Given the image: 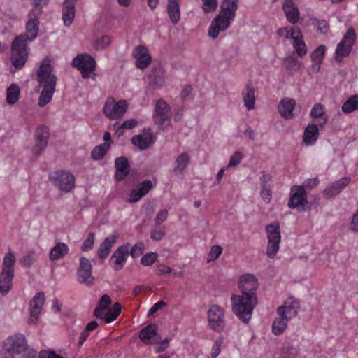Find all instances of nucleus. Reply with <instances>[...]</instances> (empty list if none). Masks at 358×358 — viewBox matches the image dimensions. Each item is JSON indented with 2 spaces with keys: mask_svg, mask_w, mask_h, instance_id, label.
I'll return each mask as SVG.
<instances>
[{
  "mask_svg": "<svg viewBox=\"0 0 358 358\" xmlns=\"http://www.w3.org/2000/svg\"><path fill=\"white\" fill-rule=\"evenodd\" d=\"M41 13V8H32L28 13L26 34L17 36L12 43L11 62L16 69H22L27 60V41H32L37 38Z\"/></svg>",
  "mask_w": 358,
  "mask_h": 358,
  "instance_id": "1",
  "label": "nucleus"
},
{
  "mask_svg": "<svg viewBox=\"0 0 358 358\" xmlns=\"http://www.w3.org/2000/svg\"><path fill=\"white\" fill-rule=\"evenodd\" d=\"M38 81L42 87L38 104L40 107H44L49 103L56 90L57 82V76L52 73L50 61L48 58H44L36 71Z\"/></svg>",
  "mask_w": 358,
  "mask_h": 358,
  "instance_id": "2",
  "label": "nucleus"
},
{
  "mask_svg": "<svg viewBox=\"0 0 358 358\" xmlns=\"http://www.w3.org/2000/svg\"><path fill=\"white\" fill-rule=\"evenodd\" d=\"M237 9L238 0H224L220 13L213 20L208 28L209 36L215 39L220 31L227 30L230 26V21L234 19Z\"/></svg>",
  "mask_w": 358,
  "mask_h": 358,
  "instance_id": "3",
  "label": "nucleus"
},
{
  "mask_svg": "<svg viewBox=\"0 0 358 358\" xmlns=\"http://www.w3.org/2000/svg\"><path fill=\"white\" fill-rule=\"evenodd\" d=\"M299 310V303L293 298L287 299L284 304L277 309L278 317L272 324V330L274 334H282L287 327V322L294 317Z\"/></svg>",
  "mask_w": 358,
  "mask_h": 358,
  "instance_id": "4",
  "label": "nucleus"
},
{
  "mask_svg": "<svg viewBox=\"0 0 358 358\" xmlns=\"http://www.w3.org/2000/svg\"><path fill=\"white\" fill-rule=\"evenodd\" d=\"M233 313L243 322L248 323L252 313L257 303V298H250L244 295L232 294L231 296Z\"/></svg>",
  "mask_w": 358,
  "mask_h": 358,
  "instance_id": "5",
  "label": "nucleus"
},
{
  "mask_svg": "<svg viewBox=\"0 0 358 358\" xmlns=\"http://www.w3.org/2000/svg\"><path fill=\"white\" fill-rule=\"evenodd\" d=\"M16 258L14 253L8 252L3 257L2 269L0 272V293L6 295L11 289L15 275Z\"/></svg>",
  "mask_w": 358,
  "mask_h": 358,
  "instance_id": "6",
  "label": "nucleus"
},
{
  "mask_svg": "<svg viewBox=\"0 0 358 358\" xmlns=\"http://www.w3.org/2000/svg\"><path fill=\"white\" fill-rule=\"evenodd\" d=\"M27 343L24 335L15 334L6 338L1 351V358H14L27 350Z\"/></svg>",
  "mask_w": 358,
  "mask_h": 358,
  "instance_id": "7",
  "label": "nucleus"
},
{
  "mask_svg": "<svg viewBox=\"0 0 358 358\" xmlns=\"http://www.w3.org/2000/svg\"><path fill=\"white\" fill-rule=\"evenodd\" d=\"M48 178L50 182L62 192L68 193L75 188V177L68 171H52L49 173Z\"/></svg>",
  "mask_w": 358,
  "mask_h": 358,
  "instance_id": "8",
  "label": "nucleus"
},
{
  "mask_svg": "<svg viewBox=\"0 0 358 358\" xmlns=\"http://www.w3.org/2000/svg\"><path fill=\"white\" fill-rule=\"evenodd\" d=\"M355 41V31L352 27H350L336 46L334 53L336 62H341L344 58L349 56Z\"/></svg>",
  "mask_w": 358,
  "mask_h": 358,
  "instance_id": "9",
  "label": "nucleus"
},
{
  "mask_svg": "<svg viewBox=\"0 0 358 358\" xmlns=\"http://www.w3.org/2000/svg\"><path fill=\"white\" fill-rule=\"evenodd\" d=\"M128 109V103L126 100L116 101L113 97L106 99L103 108V113L106 117L111 120L122 118Z\"/></svg>",
  "mask_w": 358,
  "mask_h": 358,
  "instance_id": "10",
  "label": "nucleus"
},
{
  "mask_svg": "<svg viewBox=\"0 0 358 358\" xmlns=\"http://www.w3.org/2000/svg\"><path fill=\"white\" fill-rule=\"evenodd\" d=\"M72 66L80 71L83 78H88L95 71L96 62L90 55L80 53L73 59Z\"/></svg>",
  "mask_w": 358,
  "mask_h": 358,
  "instance_id": "11",
  "label": "nucleus"
},
{
  "mask_svg": "<svg viewBox=\"0 0 358 358\" xmlns=\"http://www.w3.org/2000/svg\"><path fill=\"white\" fill-rule=\"evenodd\" d=\"M266 232L268 240L266 254L269 258H273L279 250L281 241L279 223L274 222L267 225Z\"/></svg>",
  "mask_w": 358,
  "mask_h": 358,
  "instance_id": "12",
  "label": "nucleus"
},
{
  "mask_svg": "<svg viewBox=\"0 0 358 358\" xmlns=\"http://www.w3.org/2000/svg\"><path fill=\"white\" fill-rule=\"evenodd\" d=\"M171 117V108L163 99L157 101L155 106L154 121L161 128L170 124Z\"/></svg>",
  "mask_w": 358,
  "mask_h": 358,
  "instance_id": "13",
  "label": "nucleus"
},
{
  "mask_svg": "<svg viewBox=\"0 0 358 358\" xmlns=\"http://www.w3.org/2000/svg\"><path fill=\"white\" fill-rule=\"evenodd\" d=\"M259 287L257 278L252 274L243 275L239 280L238 288L241 294L250 298L257 297V290Z\"/></svg>",
  "mask_w": 358,
  "mask_h": 358,
  "instance_id": "14",
  "label": "nucleus"
},
{
  "mask_svg": "<svg viewBox=\"0 0 358 358\" xmlns=\"http://www.w3.org/2000/svg\"><path fill=\"white\" fill-rule=\"evenodd\" d=\"M208 320L213 331H222L225 326L224 309L216 304L211 306L208 311Z\"/></svg>",
  "mask_w": 358,
  "mask_h": 358,
  "instance_id": "15",
  "label": "nucleus"
},
{
  "mask_svg": "<svg viewBox=\"0 0 358 358\" xmlns=\"http://www.w3.org/2000/svg\"><path fill=\"white\" fill-rule=\"evenodd\" d=\"M92 271V266L90 261L86 257H80L79 260V268L77 271L78 281L88 286L91 285L94 282Z\"/></svg>",
  "mask_w": 358,
  "mask_h": 358,
  "instance_id": "16",
  "label": "nucleus"
},
{
  "mask_svg": "<svg viewBox=\"0 0 358 358\" xmlns=\"http://www.w3.org/2000/svg\"><path fill=\"white\" fill-rule=\"evenodd\" d=\"M132 55L136 59V66L137 69L144 70L152 62L151 55L148 48L144 45H138L133 50Z\"/></svg>",
  "mask_w": 358,
  "mask_h": 358,
  "instance_id": "17",
  "label": "nucleus"
},
{
  "mask_svg": "<svg viewBox=\"0 0 358 358\" xmlns=\"http://www.w3.org/2000/svg\"><path fill=\"white\" fill-rule=\"evenodd\" d=\"M50 132L48 127L45 125L38 126L35 131V145L33 148L36 155H40L45 150L49 138Z\"/></svg>",
  "mask_w": 358,
  "mask_h": 358,
  "instance_id": "18",
  "label": "nucleus"
},
{
  "mask_svg": "<svg viewBox=\"0 0 358 358\" xmlns=\"http://www.w3.org/2000/svg\"><path fill=\"white\" fill-rule=\"evenodd\" d=\"M292 195L288 202V206L291 208L303 207L307 203V194L304 190V186L294 185L291 188Z\"/></svg>",
  "mask_w": 358,
  "mask_h": 358,
  "instance_id": "19",
  "label": "nucleus"
},
{
  "mask_svg": "<svg viewBox=\"0 0 358 358\" xmlns=\"http://www.w3.org/2000/svg\"><path fill=\"white\" fill-rule=\"evenodd\" d=\"M45 299V296L44 293L41 292L36 294L33 299L30 301V317L28 321L29 324H35L37 323Z\"/></svg>",
  "mask_w": 358,
  "mask_h": 358,
  "instance_id": "20",
  "label": "nucleus"
},
{
  "mask_svg": "<svg viewBox=\"0 0 358 358\" xmlns=\"http://www.w3.org/2000/svg\"><path fill=\"white\" fill-rule=\"evenodd\" d=\"M129 255L128 245H122L119 247L113 254L110 262L113 264V268L115 271H119L124 266L127 258Z\"/></svg>",
  "mask_w": 358,
  "mask_h": 358,
  "instance_id": "21",
  "label": "nucleus"
},
{
  "mask_svg": "<svg viewBox=\"0 0 358 358\" xmlns=\"http://www.w3.org/2000/svg\"><path fill=\"white\" fill-rule=\"evenodd\" d=\"M157 326L155 324H150L143 328L139 332L140 339L146 345L153 343H159L160 337L157 334Z\"/></svg>",
  "mask_w": 358,
  "mask_h": 358,
  "instance_id": "22",
  "label": "nucleus"
},
{
  "mask_svg": "<svg viewBox=\"0 0 358 358\" xmlns=\"http://www.w3.org/2000/svg\"><path fill=\"white\" fill-rule=\"evenodd\" d=\"M296 106V101L294 99L284 97L278 106V111L280 116L285 120H292L294 118V110Z\"/></svg>",
  "mask_w": 358,
  "mask_h": 358,
  "instance_id": "23",
  "label": "nucleus"
},
{
  "mask_svg": "<svg viewBox=\"0 0 358 358\" xmlns=\"http://www.w3.org/2000/svg\"><path fill=\"white\" fill-rule=\"evenodd\" d=\"M242 96L244 106L248 111L255 109V89L253 86L252 81L249 80L245 85L242 92Z\"/></svg>",
  "mask_w": 358,
  "mask_h": 358,
  "instance_id": "24",
  "label": "nucleus"
},
{
  "mask_svg": "<svg viewBox=\"0 0 358 358\" xmlns=\"http://www.w3.org/2000/svg\"><path fill=\"white\" fill-rule=\"evenodd\" d=\"M282 8L287 21L295 24L299 20V10L296 3L292 0H284Z\"/></svg>",
  "mask_w": 358,
  "mask_h": 358,
  "instance_id": "25",
  "label": "nucleus"
},
{
  "mask_svg": "<svg viewBox=\"0 0 358 358\" xmlns=\"http://www.w3.org/2000/svg\"><path fill=\"white\" fill-rule=\"evenodd\" d=\"M132 143L141 150L148 148L154 142V136L150 128L145 129L141 134L136 135L131 138Z\"/></svg>",
  "mask_w": 358,
  "mask_h": 358,
  "instance_id": "26",
  "label": "nucleus"
},
{
  "mask_svg": "<svg viewBox=\"0 0 358 358\" xmlns=\"http://www.w3.org/2000/svg\"><path fill=\"white\" fill-rule=\"evenodd\" d=\"M351 178L350 177H345L339 179L334 182L329 184L324 190V194L329 197H333L338 195L344 188H345Z\"/></svg>",
  "mask_w": 358,
  "mask_h": 358,
  "instance_id": "27",
  "label": "nucleus"
},
{
  "mask_svg": "<svg viewBox=\"0 0 358 358\" xmlns=\"http://www.w3.org/2000/svg\"><path fill=\"white\" fill-rule=\"evenodd\" d=\"M153 185L151 180H145L140 183L138 189L131 192L129 196L130 203H136L141 198L145 196L152 189Z\"/></svg>",
  "mask_w": 358,
  "mask_h": 358,
  "instance_id": "28",
  "label": "nucleus"
},
{
  "mask_svg": "<svg viewBox=\"0 0 358 358\" xmlns=\"http://www.w3.org/2000/svg\"><path fill=\"white\" fill-rule=\"evenodd\" d=\"M319 124H308L304 129L303 141L306 145H314L319 138Z\"/></svg>",
  "mask_w": 358,
  "mask_h": 358,
  "instance_id": "29",
  "label": "nucleus"
},
{
  "mask_svg": "<svg viewBox=\"0 0 358 358\" xmlns=\"http://www.w3.org/2000/svg\"><path fill=\"white\" fill-rule=\"evenodd\" d=\"M310 116L313 119L320 120L318 123L320 129H323L327 124L328 119L325 116V107L320 103L313 105L310 112Z\"/></svg>",
  "mask_w": 358,
  "mask_h": 358,
  "instance_id": "30",
  "label": "nucleus"
},
{
  "mask_svg": "<svg viewBox=\"0 0 358 358\" xmlns=\"http://www.w3.org/2000/svg\"><path fill=\"white\" fill-rule=\"evenodd\" d=\"M118 234L113 233L111 236L106 237L104 239L98 250V256L100 259H104L109 255L112 246L115 243Z\"/></svg>",
  "mask_w": 358,
  "mask_h": 358,
  "instance_id": "31",
  "label": "nucleus"
},
{
  "mask_svg": "<svg viewBox=\"0 0 358 358\" xmlns=\"http://www.w3.org/2000/svg\"><path fill=\"white\" fill-rule=\"evenodd\" d=\"M115 167V178L117 180L124 179L130 171V165L127 158H116Z\"/></svg>",
  "mask_w": 358,
  "mask_h": 358,
  "instance_id": "32",
  "label": "nucleus"
},
{
  "mask_svg": "<svg viewBox=\"0 0 358 358\" xmlns=\"http://www.w3.org/2000/svg\"><path fill=\"white\" fill-rule=\"evenodd\" d=\"M104 143L96 146L91 152V157H104L108 150L110 145L112 143L111 136L108 131L103 134Z\"/></svg>",
  "mask_w": 358,
  "mask_h": 358,
  "instance_id": "33",
  "label": "nucleus"
},
{
  "mask_svg": "<svg viewBox=\"0 0 358 358\" xmlns=\"http://www.w3.org/2000/svg\"><path fill=\"white\" fill-rule=\"evenodd\" d=\"M75 6L76 4H73V3H67V2H64L62 18L64 22V24L66 27L70 26L73 23L75 17Z\"/></svg>",
  "mask_w": 358,
  "mask_h": 358,
  "instance_id": "34",
  "label": "nucleus"
},
{
  "mask_svg": "<svg viewBox=\"0 0 358 358\" xmlns=\"http://www.w3.org/2000/svg\"><path fill=\"white\" fill-rule=\"evenodd\" d=\"M69 252L68 246L64 243H58L50 251L49 258L52 261L64 257Z\"/></svg>",
  "mask_w": 358,
  "mask_h": 358,
  "instance_id": "35",
  "label": "nucleus"
},
{
  "mask_svg": "<svg viewBox=\"0 0 358 358\" xmlns=\"http://www.w3.org/2000/svg\"><path fill=\"white\" fill-rule=\"evenodd\" d=\"M166 11L171 22L173 24H178L180 20V6L179 2H168Z\"/></svg>",
  "mask_w": 358,
  "mask_h": 358,
  "instance_id": "36",
  "label": "nucleus"
},
{
  "mask_svg": "<svg viewBox=\"0 0 358 358\" xmlns=\"http://www.w3.org/2000/svg\"><path fill=\"white\" fill-rule=\"evenodd\" d=\"M293 48L299 57H303L307 54L308 48L303 39L301 31H298L297 35L293 39Z\"/></svg>",
  "mask_w": 358,
  "mask_h": 358,
  "instance_id": "37",
  "label": "nucleus"
},
{
  "mask_svg": "<svg viewBox=\"0 0 358 358\" xmlns=\"http://www.w3.org/2000/svg\"><path fill=\"white\" fill-rule=\"evenodd\" d=\"M149 84L154 88H162L165 84L164 73L160 69L152 71L149 76Z\"/></svg>",
  "mask_w": 358,
  "mask_h": 358,
  "instance_id": "38",
  "label": "nucleus"
},
{
  "mask_svg": "<svg viewBox=\"0 0 358 358\" xmlns=\"http://www.w3.org/2000/svg\"><path fill=\"white\" fill-rule=\"evenodd\" d=\"M358 110V95L350 96L342 105L341 110L348 114Z\"/></svg>",
  "mask_w": 358,
  "mask_h": 358,
  "instance_id": "39",
  "label": "nucleus"
},
{
  "mask_svg": "<svg viewBox=\"0 0 358 358\" xmlns=\"http://www.w3.org/2000/svg\"><path fill=\"white\" fill-rule=\"evenodd\" d=\"M20 87L16 84L10 85L6 90V101L8 104L13 105L17 103L20 96Z\"/></svg>",
  "mask_w": 358,
  "mask_h": 358,
  "instance_id": "40",
  "label": "nucleus"
},
{
  "mask_svg": "<svg viewBox=\"0 0 358 358\" xmlns=\"http://www.w3.org/2000/svg\"><path fill=\"white\" fill-rule=\"evenodd\" d=\"M138 125V121L136 119H130L124 121L120 124L116 122L113 125L114 129L118 135H122L124 133V129H132Z\"/></svg>",
  "mask_w": 358,
  "mask_h": 358,
  "instance_id": "41",
  "label": "nucleus"
},
{
  "mask_svg": "<svg viewBox=\"0 0 358 358\" xmlns=\"http://www.w3.org/2000/svg\"><path fill=\"white\" fill-rule=\"evenodd\" d=\"M122 310V306L119 303H115L104 315V320L106 323H110L119 316Z\"/></svg>",
  "mask_w": 358,
  "mask_h": 358,
  "instance_id": "42",
  "label": "nucleus"
},
{
  "mask_svg": "<svg viewBox=\"0 0 358 358\" xmlns=\"http://www.w3.org/2000/svg\"><path fill=\"white\" fill-rule=\"evenodd\" d=\"M298 31H301L299 29L293 27H285L280 28L277 31V34L280 37H285L286 39H294L297 35Z\"/></svg>",
  "mask_w": 358,
  "mask_h": 358,
  "instance_id": "43",
  "label": "nucleus"
},
{
  "mask_svg": "<svg viewBox=\"0 0 358 358\" xmlns=\"http://www.w3.org/2000/svg\"><path fill=\"white\" fill-rule=\"evenodd\" d=\"M298 353L297 348L291 342H285L282 349V358L294 357Z\"/></svg>",
  "mask_w": 358,
  "mask_h": 358,
  "instance_id": "44",
  "label": "nucleus"
},
{
  "mask_svg": "<svg viewBox=\"0 0 358 358\" xmlns=\"http://www.w3.org/2000/svg\"><path fill=\"white\" fill-rule=\"evenodd\" d=\"M201 8L205 13L215 12L218 7L217 0H201Z\"/></svg>",
  "mask_w": 358,
  "mask_h": 358,
  "instance_id": "45",
  "label": "nucleus"
},
{
  "mask_svg": "<svg viewBox=\"0 0 358 358\" xmlns=\"http://www.w3.org/2000/svg\"><path fill=\"white\" fill-rule=\"evenodd\" d=\"M327 48L324 45H319L310 55L311 61L320 62H322Z\"/></svg>",
  "mask_w": 358,
  "mask_h": 358,
  "instance_id": "46",
  "label": "nucleus"
},
{
  "mask_svg": "<svg viewBox=\"0 0 358 358\" xmlns=\"http://www.w3.org/2000/svg\"><path fill=\"white\" fill-rule=\"evenodd\" d=\"M111 43V38L108 35L102 36L97 38L94 43L96 50H103L106 48Z\"/></svg>",
  "mask_w": 358,
  "mask_h": 358,
  "instance_id": "47",
  "label": "nucleus"
},
{
  "mask_svg": "<svg viewBox=\"0 0 358 358\" xmlns=\"http://www.w3.org/2000/svg\"><path fill=\"white\" fill-rule=\"evenodd\" d=\"M189 164V158H176V165L173 171L176 174H180L187 167Z\"/></svg>",
  "mask_w": 358,
  "mask_h": 358,
  "instance_id": "48",
  "label": "nucleus"
},
{
  "mask_svg": "<svg viewBox=\"0 0 358 358\" xmlns=\"http://www.w3.org/2000/svg\"><path fill=\"white\" fill-rule=\"evenodd\" d=\"M313 21L315 22L314 24L316 27L317 32L322 34L327 33L329 29V26L326 20L315 19Z\"/></svg>",
  "mask_w": 358,
  "mask_h": 358,
  "instance_id": "49",
  "label": "nucleus"
},
{
  "mask_svg": "<svg viewBox=\"0 0 358 358\" xmlns=\"http://www.w3.org/2000/svg\"><path fill=\"white\" fill-rule=\"evenodd\" d=\"M157 256L155 252L147 253L141 257V263L144 266H150L156 262Z\"/></svg>",
  "mask_w": 358,
  "mask_h": 358,
  "instance_id": "50",
  "label": "nucleus"
},
{
  "mask_svg": "<svg viewBox=\"0 0 358 358\" xmlns=\"http://www.w3.org/2000/svg\"><path fill=\"white\" fill-rule=\"evenodd\" d=\"M222 248L220 245H213L208 255L207 262H210L217 259L222 254Z\"/></svg>",
  "mask_w": 358,
  "mask_h": 358,
  "instance_id": "51",
  "label": "nucleus"
},
{
  "mask_svg": "<svg viewBox=\"0 0 358 358\" xmlns=\"http://www.w3.org/2000/svg\"><path fill=\"white\" fill-rule=\"evenodd\" d=\"M145 250V246L143 243L139 242L134 245V246L131 248L130 251V255L133 258H136L141 255Z\"/></svg>",
  "mask_w": 358,
  "mask_h": 358,
  "instance_id": "52",
  "label": "nucleus"
},
{
  "mask_svg": "<svg viewBox=\"0 0 358 358\" xmlns=\"http://www.w3.org/2000/svg\"><path fill=\"white\" fill-rule=\"evenodd\" d=\"M286 62H287L286 68H287V71H296V70H299L301 66L300 62L295 59L289 58L286 60Z\"/></svg>",
  "mask_w": 358,
  "mask_h": 358,
  "instance_id": "53",
  "label": "nucleus"
},
{
  "mask_svg": "<svg viewBox=\"0 0 358 358\" xmlns=\"http://www.w3.org/2000/svg\"><path fill=\"white\" fill-rule=\"evenodd\" d=\"M94 234L91 233L89 234L87 238L83 242L82 245V250L83 251H87L89 250H91L93 248L94 245Z\"/></svg>",
  "mask_w": 358,
  "mask_h": 358,
  "instance_id": "54",
  "label": "nucleus"
},
{
  "mask_svg": "<svg viewBox=\"0 0 358 358\" xmlns=\"http://www.w3.org/2000/svg\"><path fill=\"white\" fill-rule=\"evenodd\" d=\"M35 262V258L32 255H27L20 259V262L24 267H30Z\"/></svg>",
  "mask_w": 358,
  "mask_h": 358,
  "instance_id": "55",
  "label": "nucleus"
},
{
  "mask_svg": "<svg viewBox=\"0 0 358 358\" xmlns=\"http://www.w3.org/2000/svg\"><path fill=\"white\" fill-rule=\"evenodd\" d=\"M168 216V211L166 209L161 210L155 218V222L157 225H160L166 220Z\"/></svg>",
  "mask_w": 358,
  "mask_h": 358,
  "instance_id": "56",
  "label": "nucleus"
},
{
  "mask_svg": "<svg viewBox=\"0 0 358 358\" xmlns=\"http://www.w3.org/2000/svg\"><path fill=\"white\" fill-rule=\"evenodd\" d=\"M165 236V231L163 229H155L151 231L150 238L154 241H160Z\"/></svg>",
  "mask_w": 358,
  "mask_h": 358,
  "instance_id": "57",
  "label": "nucleus"
},
{
  "mask_svg": "<svg viewBox=\"0 0 358 358\" xmlns=\"http://www.w3.org/2000/svg\"><path fill=\"white\" fill-rule=\"evenodd\" d=\"M222 343V341L221 339L216 340L214 343L213 347L212 348L211 357L217 358L218 355L220 352V347Z\"/></svg>",
  "mask_w": 358,
  "mask_h": 358,
  "instance_id": "58",
  "label": "nucleus"
},
{
  "mask_svg": "<svg viewBox=\"0 0 358 358\" xmlns=\"http://www.w3.org/2000/svg\"><path fill=\"white\" fill-rule=\"evenodd\" d=\"M157 343L159 344V345L156 347V348L155 350V352L156 353L162 352L169 347V339L166 338L165 339H164L162 341H159V342Z\"/></svg>",
  "mask_w": 358,
  "mask_h": 358,
  "instance_id": "59",
  "label": "nucleus"
},
{
  "mask_svg": "<svg viewBox=\"0 0 358 358\" xmlns=\"http://www.w3.org/2000/svg\"><path fill=\"white\" fill-rule=\"evenodd\" d=\"M262 197L266 201L269 202L271 198V192L267 185H262V192H261Z\"/></svg>",
  "mask_w": 358,
  "mask_h": 358,
  "instance_id": "60",
  "label": "nucleus"
},
{
  "mask_svg": "<svg viewBox=\"0 0 358 358\" xmlns=\"http://www.w3.org/2000/svg\"><path fill=\"white\" fill-rule=\"evenodd\" d=\"M110 303L111 300L110 299V296L107 294H104L100 299L98 306L107 309L109 305H110Z\"/></svg>",
  "mask_w": 358,
  "mask_h": 358,
  "instance_id": "61",
  "label": "nucleus"
},
{
  "mask_svg": "<svg viewBox=\"0 0 358 358\" xmlns=\"http://www.w3.org/2000/svg\"><path fill=\"white\" fill-rule=\"evenodd\" d=\"M318 183L319 180L317 178H309L307 180H306L303 186H304V189L307 188L311 189L313 187H316L318 185Z\"/></svg>",
  "mask_w": 358,
  "mask_h": 358,
  "instance_id": "62",
  "label": "nucleus"
},
{
  "mask_svg": "<svg viewBox=\"0 0 358 358\" xmlns=\"http://www.w3.org/2000/svg\"><path fill=\"white\" fill-rule=\"evenodd\" d=\"M40 357L41 358H63L59 355H57L55 352L45 350L40 352Z\"/></svg>",
  "mask_w": 358,
  "mask_h": 358,
  "instance_id": "63",
  "label": "nucleus"
},
{
  "mask_svg": "<svg viewBox=\"0 0 358 358\" xmlns=\"http://www.w3.org/2000/svg\"><path fill=\"white\" fill-rule=\"evenodd\" d=\"M351 230L355 232H358V210L357 212L352 216L351 222Z\"/></svg>",
  "mask_w": 358,
  "mask_h": 358,
  "instance_id": "64",
  "label": "nucleus"
}]
</instances>
